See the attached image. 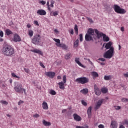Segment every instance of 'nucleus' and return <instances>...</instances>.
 Segmentation results:
<instances>
[{"mask_svg": "<svg viewBox=\"0 0 128 128\" xmlns=\"http://www.w3.org/2000/svg\"><path fill=\"white\" fill-rule=\"evenodd\" d=\"M76 82L78 84H84L86 82H88V78L86 77H81L78 78L76 80Z\"/></svg>", "mask_w": 128, "mask_h": 128, "instance_id": "obj_7", "label": "nucleus"}, {"mask_svg": "<svg viewBox=\"0 0 128 128\" xmlns=\"http://www.w3.org/2000/svg\"><path fill=\"white\" fill-rule=\"evenodd\" d=\"M14 90L16 92H18L19 94H24H24H26V89L22 88V84L20 83H18L15 85Z\"/></svg>", "mask_w": 128, "mask_h": 128, "instance_id": "obj_3", "label": "nucleus"}, {"mask_svg": "<svg viewBox=\"0 0 128 128\" xmlns=\"http://www.w3.org/2000/svg\"><path fill=\"white\" fill-rule=\"evenodd\" d=\"M88 128L89 126L88 125H85L84 126H83L82 128Z\"/></svg>", "mask_w": 128, "mask_h": 128, "instance_id": "obj_62", "label": "nucleus"}, {"mask_svg": "<svg viewBox=\"0 0 128 128\" xmlns=\"http://www.w3.org/2000/svg\"><path fill=\"white\" fill-rule=\"evenodd\" d=\"M40 34L38 35V36H34L32 40V42L34 44H40Z\"/></svg>", "mask_w": 128, "mask_h": 128, "instance_id": "obj_8", "label": "nucleus"}, {"mask_svg": "<svg viewBox=\"0 0 128 128\" xmlns=\"http://www.w3.org/2000/svg\"><path fill=\"white\" fill-rule=\"evenodd\" d=\"M47 6H48V10H49V12H50L52 10L50 9V2H47Z\"/></svg>", "mask_w": 128, "mask_h": 128, "instance_id": "obj_42", "label": "nucleus"}, {"mask_svg": "<svg viewBox=\"0 0 128 128\" xmlns=\"http://www.w3.org/2000/svg\"><path fill=\"white\" fill-rule=\"evenodd\" d=\"M37 14L40 16H46V12L44 10H38L37 11Z\"/></svg>", "mask_w": 128, "mask_h": 128, "instance_id": "obj_16", "label": "nucleus"}, {"mask_svg": "<svg viewBox=\"0 0 128 128\" xmlns=\"http://www.w3.org/2000/svg\"><path fill=\"white\" fill-rule=\"evenodd\" d=\"M79 36H80V42H82V40H83L82 34H80L79 35Z\"/></svg>", "mask_w": 128, "mask_h": 128, "instance_id": "obj_44", "label": "nucleus"}, {"mask_svg": "<svg viewBox=\"0 0 128 128\" xmlns=\"http://www.w3.org/2000/svg\"><path fill=\"white\" fill-rule=\"evenodd\" d=\"M112 78V76L109 75V76H104V80H110Z\"/></svg>", "mask_w": 128, "mask_h": 128, "instance_id": "obj_28", "label": "nucleus"}, {"mask_svg": "<svg viewBox=\"0 0 128 128\" xmlns=\"http://www.w3.org/2000/svg\"><path fill=\"white\" fill-rule=\"evenodd\" d=\"M50 94H52V96H55V94H56V91L54 90H51L50 92Z\"/></svg>", "mask_w": 128, "mask_h": 128, "instance_id": "obj_37", "label": "nucleus"}, {"mask_svg": "<svg viewBox=\"0 0 128 128\" xmlns=\"http://www.w3.org/2000/svg\"><path fill=\"white\" fill-rule=\"evenodd\" d=\"M92 35H90L89 34H86L85 35V40L86 42H90L92 40Z\"/></svg>", "mask_w": 128, "mask_h": 128, "instance_id": "obj_14", "label": "nucleus"}, {"mask_svg": "<svg viewBox=\"0 0 128 128\" xmlns=\"http://www.w3.org/2000/svg\"><path fill=\"white\" fill-rule=\"evenodd\" d=\"M74 30H75L76 34H78V25H75Z\"/></svg>", "mask_w": 128, "mask_h": 128, "instance_id": "obj_33", "label": "nucleus"}, {"mask_svg": "<svg viewBox=\"0 0 128 128\" xmlns=\"http://www.w3.org/2000/svg\"><path fill=\"white\" fill-rule=\"evenodd\" d=\"M124 76H125V78H128V72H127L126 73H125L124 74Z\"/></svg>", "mask_w": 128, "mask_h": 128, "instance_id": "obj_57", "label": "nucleus"}, {"mask_svg": "<svg viewBox=\"0 0 128 128\" xmlns=\"http://www.w3.org/2000/svg\"><path fill=\"white\" fill-rule=\"evenodd\" d=\"M98 60H100V62H104V60H106V59H104V58H100L98 59Z\"/></svg>", "mask_w": 128, "mask_h": 128, "instance_id": "obj_56", "label": "nucleus"}, {"mask_svg": "<svg viewBox=\"0 0 128 128\" xmlns=\"http://www.w3.org/2000/svg\"><path fill=\"white\" fill-rule=\"evenodd\" d=\"M24 70L27 74H28V72H30V70L28 68H24Z\"/></svg>", "mask_w": 128, "mask_h": 128, "instance_id": "obj_50", "label": "nucleus"}, {"mask_svg": "<svg viewBox=\"0 0 128 128\" xmlns=\"http://www.w3.org/2000/svg\"><path fill=\"white\" fill-rule=\"evenodd\" d=\"M91 74L93 78H98V74L96 72H92Z\"/></svg>", "mask_w": 128, "mask_h": 128, "instance_id": "obj_31", "label": "nucleus"}, {"mask_svg": "<svg viewBox=\"0 0 128 128\" xmlns=\"http://www.w3.org/2000/svg\"><path fill=\"white\" fill-rule=\"evenodd\" d=\"M54 32L56 34H58V30L57 29L54 30Z\"/></svg>", "mask_w": 128, "mask_h": 128, "instance_id": "obj_59", "label": "nucleus"}, {"mask_svg": "<svg viewBox=\"0 0 128 128\" xmlns=\"http://www.w3.org/2000/svg\"><path fill=\"white\" fill-rule=\"evenodd\" d=\"M13 42H20V36H18V34H14V37L12 38Z\"/></svg>", "mask_w": 128, "mask_h": 128, "instance_id": "obj_11", "label": "nucleus"}, {"mask_svg": "<svg viewBox=\"0 0 128 128\" xmlns=\"http://www.w3.org/2000/svg\"><path fill=\"white\" fill-rule=\"evenodd\" d=\"M50 8H54V2L52 0L50 1Z\"/></svg>", "mask_w": 128, "mask_h": 128, "instance_id": "obj_40", "label": "nucleus"}, {"mask_svg": "<svg viewBox=\"0 0 128 128\" xmlns=\"http://www.w3.org/2000/svg\"><path fill=\"white\" fill-rule=\"evenodd\" d=\"M2 54L6 56H12L14 54V49L11 46L5 45L2 50Z\"/></svg>", "mask_w": 128, "mask_h": 128, "instance_id": "obj_1", "label": "nucleus"}, {"mask_svg": "<svg viewBox=\"0 0 128 128\" xmlns=\"http://www.w3.org/2000/svg\"><path fill=\"white\" fill-rule=\"evenodd\" d=\"M28 34L30 38H32V36H34V31L32 29H29L28 30Z\"/></svg>", "mask_w": 128, "mask_h": 128, "instance_id": "obj_26", "label": "nucleus"}, {"mask_svg": "<svg viewBox=\"0 0 128 128\" xmlns=\"http://www.w3.org/2000/svg\"><path fill=\"white\" fill-rule=\"evenodd\" d=\"M12 76L13 78H20V76H16V74H14V72L12 73Z\"/></svg>", "mask_w": 128, "mask_h": 128, "instance_id": "obj_36", "label": "nucleus"}, {"mask_svg": "<svg viewBox=\"0 0 128 128\" xmlns=\"http://www.w3.org/2000/svg\"><path fill=\"white\" fill-rule=\"evenodd\" d=\"M42 124L45 126H50L52 125V124L50 122H48L44 120H42Z\"/></svg>", "mask_w": 128, "mask_h": 128, "instance_id": "obj_21", "label": "nucleus"}, {"mask_svg": "<svg viewBox=\"0 0 128 128\" xmlns=\"http://www.w3.org/2000/svg\"><path fill=\"white\" fill-rule=\"evenodd\" d=\"M33 117L36 118H38L40 117V115L38 114H36L33 115Z\"/></svg>", "mask_w": 128, "mask_h": 128, "instance_id": "obj_46", "label": "nucleus"}, {"mask_svg": "<svg viewBox=\"0 0 128 128\" xmlns=\"http://www.w3.org/2000/svg\"><path fill=\"white\" fill-rule=\"evenodd\" d=\"M50 14L52 16H56L58 15V11H52L50 12Z\"/></svg>", "mask_w": 128, "mask_h": 128, "instance_id": "obj_29", "label": "nucleus"}, {"mask_svg": "<svg viewBox=\"0 0 128 128\" xmlns=\"http://www.w3.org/2000/svg\"><path fill=\"white\" fill-rule=\"evenodd\" d=\"M53 40H54V42H56V46H58V48H62L64 50H68V46H66L64 44H60V39H56L54 38L53 39Z\"/></svg>", "mask_w": 128, "mask_h": 128, "instance_id": "obj_5", "label": "nucleus"}, {"mask_svg": "<svg viewBox=\"0 0 128 128\" xmlns=\"http://www.w3.org/2000/svg\"><path fill=\"white\" fill-rule=\"evenodd\" d=\"M42 107L43 110H48V105L45 101H44L42 103Z\"/></svg>", "mask_w": 128, "mask_h": 128, "instance_id": "obj_20", "label": "nucleus"}, {"mask_svg": "<svg viewBox=\"0 0 128 128\" xmlns=\"http://www.w3.org/2000/svg\"><path fill=\"white\" fill-rule=\"evenodd\" d=\"M94 90L95 94L96 96H100V94H101L100 90V89L98 88V86H96V85L94 86Z\"/></svg>", "mask_w": 128, "mask_h": 128, "instance_id": "obj_13", "label": "nucleus"}, {"mask_svg": "<svg viewBox=\"0 0 128 128\" xmlns=\"http://www.w3.org/2000/svg\"><path fill=\"white\" fill-rule=\"evenodd\" d=\"M24 104V100H20L18 102V106H20V104Z\"/></svg>", "mask_w": 128, "mask_h": 128, "instance_id": "obj_47", "label": "nucleus"}, {"mask_svg": "<svg viewBox=\"0 0 128 128\" xmlns=\"http://www.w3.org/2000/svg\"><path fill=\"white\" fill-rule=\"evenodd\" d=\"M86 18L90 22V24H92V22H94V20H92V19L90 18L87 17Z\"/></svg>", "mask_w": 128, "mask_h": 128, "instance_id": "obj_43", "label": "nucleus"}, {"mask_svg": "<svg viewBox=\"0 0 128 128\" xmlns=\"http://www.w3.org/2000/svg\"><path fill=\"white\" fill-rule=\"evenodd\" d=\"M114 10L116 12H117V14H126V10L121 8L118 5L114 6Z\"/></svg>", "mask_w": 128, "mask_h": 128, "instance_id": "obj_6", "label": "nucleus"}, {"mask_svg": "<svg viewBox=\"0 0 128 128\" xmlns=\"http://www.w3.org/2000/svg\"><path fill=\"white\" fill-rule=\"evenodd\" d=\"M73 117L74 120H76V122H80V120H82V118L76 114H73Z\"/></svg>", "mask_w": 128, "mask_h": 128, "instance_id": "obj_15", "label": "nucleus"}, {"mask_svg": "<svg viewBox=\"0 0 128 128\" xmlns=\"http://www.w3.org/2000/svg\"><path fill=\"white\" fill-rule=\"evenodd\" d=\"M64 84L62 82H60L58 83L60 90H64Z\"/></svg>", "mask_w": 128, "mask_h": 128, "instance_id": "obj_22", "label": "nucleus"}, {"mask_svg": "<svg viewBox=\"0 0 128 128\" xmlns=\"http://www.w3.org/2000/svg\"><path fill=\"white\" fill-rule=\"evenodd\" d=\"M69 32L70 34H74V30L70 29V30H69Z\"/></svg>", "mask_w": 128, "mask_h": 128, "instance_id": "obj_54", "label": "nucleus"}, {"mask_svg": "<svg viewBox=\"0 0 128 128\" xmlns=\"http://www.w3.org/2000/svg\"><path fill=\"white\" fill-rule=\"evenodd\" d=\"M114 48L112 47L110 49L105 52L103 56L104 58H108L110 59L112 58L114 56Z\"/></svg>", "mask_w": 128, "mask_h": 128, "instance_id": "obj_2", "label": "nucleus"}, {"mask_svg": "<svg viewBox=\"0 0 128 128\" xmlns=\"http://www.w3.org/2000/svg\"><path fill=\"white\" fill-rule=\"evenodd\" d=\"M94 32L96 34L97 37L100 38H102V40L104 42H108L110 40V38L108 36H106V34H104L102 32H98V30L96 29L94 30Z\"/></svg>", "mask_w": 128, "mask_h": 128, "instance_id": "obj_4", "label": "nucleus"}, {"mask_svg": "<svg viewBox=\"0 0 128 128\" xmlns=\"http://www.w3.org/2000/svg\"><path fill=\"white\" fill-rule=\"evenodd\" d=\"M86 34H90V36H94V30L92 28H90L88 30Z\"/></svg>", "mask_w": 128, "mask_h": 128, "instance_id": "obj_17", "label": "nucleus"}, {"mask_svg": "<svg viewBox=\"0 0 128 128\" xmlns=\"http://www.w3.org/2000/svg\"><path fill=\"white\" fill-rule=\"evenodd\" d=\"M45 74L50 78H54L56 76V72H46Z\"/></svg>", "mask_w": 128, "mask_h": 128, "instance_id": "obj_9", "label": "nucleus"}, {"mask_svg": "<svg viewBox=\"0 0 128 128\" xmlns=\"http://www.w3.org/2000/svg\"><path fill=\"white\" fill-rule=\"evenodd\" d=\"M74 46L75 48H78V40H76L74 42Z\"/></svg>", "mask_w": 128, "mask_h": 128, "instance_id": "obj_34", "label": "nucleus"}, {"mask_svg": "<svg viewBox=\"0 0 128 128\" xmlns=\"http://www.w3.org/2000/svg\"><path fill=\"white\" fill-rule=\"evenodd\" d=\"M121 123L122 124L126 126V128L128 127V120H124Z\"/></svg>", "mask_w": 128, "mask_h": 128, "instance_id": "obj_32", "label": "nucleus"}, {"mask_svg": "<svg viewBox=\"0 0 128 128\" xmlns=\"http://www.w3.org/2000/svg\"><path fill=\"white\" fill-rule=\"evenodd\" d=\"M40 66L43 68H45L46 66H44V64L40 62Z\"/></svg>", "mask_w": 128, "mask_h": 128, "instance_id": "obj_55", "label": "nucleus"}, {"mask_svg": "<svg viewBox=\"0 0 128 128\" xmlns=\"http://www.w3.org/2000/svg\"><path fill=\"white\" fill-rule=\"evenodd\" d=\"M75 62H76V64H78L80 66H82V68H84V65H82V63L80 62V58H76Z\"/></svg>", "mask_w": 128, "mask_h": 128, "instance_id": "obj_23", "label": "nucleus"}, {"mask_svg": "<svg viewBox=\"0 0 128 128\" xmlns=\"http://www.w3.org/2000/svg\"><path fill=\"white\" fill-rule=\"evenodd\" d=\"M112 46V42H108L106 44L105 48L106 50H110L112 48H114V46Z\"/></svg>", "mask_w": 128, "mask_h": 128, "instance_id": "obj_18", "label": "nucleus"}, {"mask_svg": "<svg viewBox=\"0 0 128 128\" xmlns=\"http://www.w3.org/2000/svg\"><path fill=\"white\" fill-rule=\"evenodd\" d=\"M82 104H83V106H88V103H86V101L82 100L81 102Z\"/></svg>", "mask_w": 128, "mask_h": 128, "instance_id": "obj_41", "label": "nucleus"}, {"mask_svg": "<svg viewBox=\"0 0 128 128\" xmlns=\"http://www.w3.org/2000/svg\"><path fill=\"white\" fill-rule=\"evenodd\" d=\"M66 109H64L63 110H62V113L64 114V112H66Z\"/></svg>", "mask_w": 128, "mask_h": 128, "instance_id": "obj_60", "label": "nucleus"}, {"mask_svg": "<svg viewBox=\"0 0 128 128\" xmlns=\"http://www.w3.org/2000/svg\"><path fill=\"white\" fill-rule=\"evenodd\" d=\"M104 99H100V100L96 104L95 109L96 110H98L99 108H100V106L102 104V103L104 102Z\"/></svg>", "mask_w": 128, "mask_h": 128, "instance_id": "obj_10", "label": "nucleus"}, {"mask_svg": "<svg viewBox=\"0 0 128 128\" xmlns=\"http://www.w3.org/2000/svg\"><path fill=\"white\" fill-rule=\"evenodd\" d=\"M120 30L121 32H124V27H121Z\"/></svg>", "mask_w": 128, "mask_h": 128, "instance_id": "obj_61", "label": "nucleus"}, {"mask_svg": "<svg viewBox=\"0 0 128 128\" xmlns=\"http://www.w3.org/2000/svg\"><path fill=\"white\" fill-rule=\"evenodd\" d=\"M108 88L104 87L101 88V92H102V94H106L108 92Z\"/></svg>", "mask_w": 128, "mask_h": 128, "instance_id": "obj_30", "label": "nucleus"}, {"mask_svg": "<svg viewBox=\"0 0 128 128\" xmlns=\"http://www.w3.org/2000/svg\"><path fill=\"white\" fill-rule=\"evenodd\" d=\"M114 108L115 110H120V106H114Z\"/></svg>", "mask_w": 128, "mask_h": 128, "instance_id": "obj_48", "label": "nucleus"}, {"mask_svg": "<svg viewBox=\"0 0 128 128\" xmlns=\"http://www.w3.org/2000/svg\"><path fill=\"white\" fill-rule=\"evenodd\" d=\"M30 52H35V54H40V56H42V50H38V49L31 50Z\"/></svg>", "mask_w": 128, "mask_h": 128, "instance_id": "obj_19", "label": "nucleus"}, {"mask_svg": "<svg viewBox=\"0 0 128 128\" xmlns=\"http://www.w3.org/2000/svg\"><path fill=\"white\" fill-rule=\"evenodd\" d=\"M83 126H76V128H82Z\"/></svg>", "mask_w": 128, "mask_h": 128, "instance_id": "obj_64", "label": "nucleus"}, {"mask_svg": "<svg viewBox=\"0 0 128 128\" xmlns=\"http://www.w3.org/2000/svg\"><path fill=\"white\" fill-rule=\"evenodd\" d=\"M57 78L58 80H60L62 78V76H58Z\"/></svg>", "mask_w": 128, "mask_h": 128, "instance_id": "obj_63", "label": "nucleus"}, {"mask_svg": "<svg viewBox=\"0 0 128 128\" xmlns=\"http://www.w3.org/2000/svg\"><path fill=\"white\" fill-rule=\"evenodd\" d=\"M2 104H5L6 106H8V102L6 100H2L0 101Z\"/></svg>", "mask_w": 128, "mask_h": 128, "instance_id": "obj_35", "label": "nucleus"}, {"mask_svg": "<svg viewBox=\"0 0 128 128\" xmlns=\"http://www.w3.org/2000/svg\"><path fill=\"white\" fill-rule=\"evenodd\" d=\"M98 128H104V126L102 124H100L98 126Z\"/></svg>", "mask_w": 128, "mask_h": 128, "instance_id": "obj_51", "label": "nucleus"}, {"mask_svg": "<svg viewBox=\"0 0 128 128\" xmlns=\"http://www.w3.org/2000/svg\"><path fill=\"white\" fill-rule=\"evenodd\" d=\"M39 3L41 4H42L44 5L46 4V1L41 0L39 2Z\"/></svg>", "mask_w": 128, "mask_h": 128, "instance_id": "obj_52", "label": "nucleus"}, {"mask_svg": "<svg viewBox=\"0 0 128 128\" xmlns=\"http://www.w3.org/2000/svg\"><path fill=\"white\" fill-rule=\"evenodd\" d=\"M27 28H32V25H30V24H28L26 26Z\"/></svg>", "mask_w": 128, "mask_h": 128, "instance_id": "obj_58", "label": "nucleus"}, {"mask_svg": "<svg viewBox=\"0 0 128 128\" xmlns=\"http://www.w3.org/2000/svg\"><path fill=\"white\" fill-rule=\"evenodd\" d=\"M88 118H90L92 116V106L89 107L88 109Z\"/></svg>", "mask_w": 128, "mask_h": 128, "instance_id": "obj_24", "label": "nucleus"}, {"mask_svg": "<svg viewBox=\"0 0 128 128\" xmlns=\"http://www.w3.org/2000/svg\"><path fill=\"white\" fill-rule=\"evenodd\" d=\"M118 122L116 121L112 120L111 122L110 128H118Z\"/></svg>", "mask_w": 128, "mask_h": 128, "instance_id": "obj_12", "label": "nucleus"}, {"mask_svg": "<svg viewBox=\"0 0 128 128\" xmlns=\"http://www.w3.org/2000/svg\"><path fill=\"white\" fill-rule=\"evenodd\" d=\"M122 102H128V99L126 98H122Z\"/></svg>", "mask_w": 128, "mask_h": 128, "instance_id": "obj_45", "label": "nucleus"}, {"mask_svg": "<svg viewBox=\"0 0 128 128\" xmlns=\"http://www.w3.org/2000/svg\"><path fill=\"white\" fill-rule=\"evenodd\" d=\"M70 58V53H68L66 56V60H68Z\"/></svg>", "mask_w": 128, "mask_h": 128, "instance_id": "obj_38", "label": "nucleus"}, {"mask_svg": "<svg viewBox=\"0 0 128 128\" xmlns=\"http://www.w3.org/2000/svg\"><path fill=\"white\" fill-rule=\"evenodd\" d=\"M62 80L64 84H66V75L63 76Z\"/></svg>", "mask_w": 128, "mask_h": 128, "instance_id": "obj_39", "label": "nucleus"}, {"mask_svg": "<svg viewBox=\"0 0 128 128\" xmlns=\"http://www.w3.org/2000/svg\"><path fill=\"white\" fill-rule=\"evenodd\" d=\"M0 36L1 38H3L4 37V32H2V30H0Z\"/></svg>", "mask_w": 128, "mask_h": 128, "instance_id": "obj_49", "label": "nucleus"}, {"mask_svg": "<svg viewBox=\"0 0 128 128\" xmlns=\"http://www.w3.org/2000/svg\"><path fill=\"white\" fill-rule=\"evenodd\" d=\"M34 24H35V26H40V24H38V20H34Z\"/></svg>", "mask_w": 128, "mask_h": 128, "instance_id": "obj_53", "label": "nucleus"}, {"mask_svg": "<svg viewBox=\"0 0 128 128\" xmlns=\"http://www.w3.org/2000/svg\"><path fill=\"white\" fill-rule=\"evenodd\" d=\"M5 34H6V36H10V34H12V32L10 29H6L5 30Z\"/></svg>", "mask_w": 128, "mask_h": 128, "instance_id": "obj_27", "label": "nucleus"}, {"mask_svg": "<svg viewBox=\"0 0 128 128\" xmlns=\"http://www.w3.org/2000/svg\"><path fill=\"white\" fill-rule=\"evenodd\" d=\"M80 92L83 94H86L88 92V88H84L82 90H80Z\"/></svg>", "mask_w": 128, "mask_h": 128, "instance_id": "obj_25", "label": "nucleus"}]
</instances>
